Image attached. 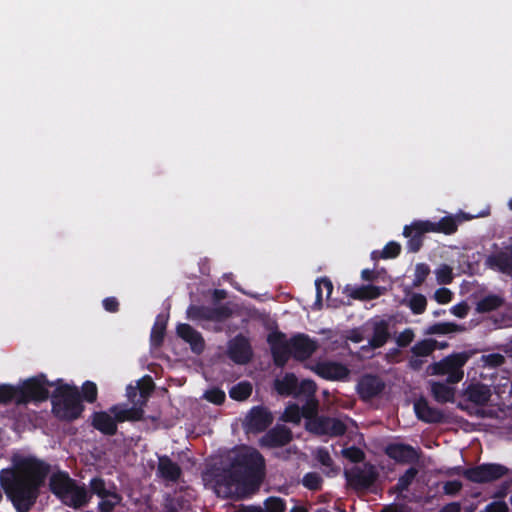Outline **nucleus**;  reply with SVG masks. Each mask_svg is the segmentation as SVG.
Returning a JSON list of instances; mask_svg holds the SVG:
<instances>
[{
  "mask_svg": "<svg viewBox=\"0 0 512 512\" xmlns=\"http://www.w3.org/2000/svg\"><path fill=\"white\" fill-rule=\"evenodd\" d=\"M473 218L459 213L455 216L443 217L438 223L429 221H416L404 228V236L409 238V247L412 251H417L421 244V235L426 232H443L451 234L456 231L457 224L464 220Z\"/></svg>",
  "mask_w": 512,
  "mask_h": 512,
  "instance_id": "39448f33",
  "label": "nucleus"
},
{
  "mask_svg": "<svg viewBox=\"0 0 512 512\" xmlns=\"http://www.w3.org/2000/svg\"><path fill=\"white\" fill-rule=\"evenodd\" d=\"M75 483L76 481L72 479L66 471H57L50 477L49 489L61 500L64 495L70 492Z\"/></svg>",
  "mask_w": 512,
  "mask_h": 512,
  "instance_id": "412c9836",
  "label": "nucleus"
},
{
  "mask_svg": "<svg viewBox=\"0 0 512 512\" xmlns=\"http://www.w3.org/2000/svg\"><path fill=\"white\" fill-rule=\"evenodd\" d=\"M266 512H285L286 502L280 497H269L265 501Z\"/></svg>",
  "mask_w": 512,
  "mask_h": 512,
  "instance_id": "37998d69",
  "label": "nucleus"
},
{
  "mask_svg": "<svg viewBox=\"0 0 512 512\" xmlns=\"http://www.w3.org/2000/svg\"><path fill=\"white\" fill-rule=\"evenodd\" d=\"M305 427L313 434L330 437L342 436L347 430L342 420L324 415L306 421Z\"/></svg>",
  "mask_w": 512,
  "mask_h": 512,
  "instance_id": "1a4fd4ad",
  "label": "nucleus"
},
{
  "mask_svg": "<svg viewBox=\"0 0 512 512\" xmlns=\"http://www.w3.org/2000/svg\"><path fill=\"white\" fill-rule=\"evenodd\" d=\"M470 355L466 352L452 354L439 362L428 367L431 375H446L447 382L455 384L463 379L464 372L462 367L468 361Z\"/></svg>",
  "mask_w": 512,
  "mask_h": 512,
  "instance_id": "6e6552de",
  "label": "nucleus"
},
{
  "mask_svg": "<svg viewBox=\"0 0 512 512\" xmlns=\"http://www.w3.org/2000/svg\"><path fill=\"white\" fill-rule=\"evenodd\" d=\"M54 386L44 374L28 378L21 385H18V405L30 402H42L48 399V387Z\"/></svg>",
  "mask_w": 512,
  "mask_h": 512,
  "instance_id": "0eeeda50",
  "label": "nucleus"
},
{
  "mask_svg": "<svg viewBox=\"0 0 512 512\" xmlns=\"http://www.w3.org/2000/svg\"><path fill=\"white\" fill-rule=\"evenodd\" d=\"M504 473V468L495 464L482 465L475 469L465 471L466 477L474 482L491 481L501 477Z\"/></svg>",
  "mask_w": 512,
  "mask_h": 512,
  "instance_id": "6ab92c4d",
  "label": "nucleus"
},
{
  "mask_svg": "<svg viewBox=\"0 0 512 512\" xmlns=\"http://www.w3.org/2000/svg\"><path fill=\"white\" fill-rule=\"evenodd\" d=\"M431 392L438 402H452L455 398V389L444 383L432 382Z\"/></svg>",
  "mask_w": 512,
  "mask_h": 512,
  "instance_id": "c85d7f7f",
  "label": "nucleus"
},
{
  "mask_svg": "<svg viewBox=\"0 0 512 512\" xmlns=\"http://www.w3.org/2000/svg\"><path fill=\"white\" fill-rule=\"evenodd\" d=\"M414 338V333L410 329H405L398 336H394L393 339L399 346L408 345Z\"/></svg>",
  "mask_w": 512,
  "mask_h": 512,
  "instance_id": "5fc2aeb1",
  "label": "nucleus"
},
{
  "mask_svg": "<svg viewBox=\"0 0 512 512\" xmlns=\"http://www.w3.org/2000/svg\"><path fill=\"white\" fill-rule=\"evenodd\" d=\"M460 489V483L457 481L448 482L445 485V490L447 493H455Z\"/></svg>",
  "mask_w": 512,
  "mask_h": 512,
  "instance_id": "338daca9",
  "label": "nucleus"
},
{
  "mask_svg": "<svg viewBox=\"0 0 512 512\" xmlns=\"http://www.w3.org/2000/svg\"><path fill=\"white\" fill-rule=\"evenodd\" d=\"M110 412L113 414V419L116 420L117 423H122L124 421H128L129 415H128V409H119L117 406H112L110 408Z\"/></svg>",
  "mask_w": 512,
  "mask_h": 512,
  "instance_id": "4d7b16f0",
  "label": "nucleus"
},
{
  "mask_svg": "<svg viewBox=\"0 0 512 512\" xmlns=\"http://www.w3.org/2000/svg\"><path fill=\"white\" fill-rule=\"evenodd\" d=\"M128 415L130 416L128 421H138L142 419L143 411L142 409L138 408H129L128 409Z\"/></svg>",
  "mask_w": 512,
  "mask_h": 512,
  "instance_id": "0e129e2a",
  "label": "nucleus"
},
{
  "mask_svg": "<svg viewBox=\"0 0 512 512\" xmlns=\"http://www.w3.org/2000/svg\"><path fill=\"white\" fill-rule=\"evenodd\" d=\"M323 479L317 472H308L302 478V484L311 491H319L322 488Z\"/></svg>",
  "mask_w": 512,
  "mask_h": 512,
  "instance_id": "c9c22d12",
  "label": "nucleus"
},
{
  "mask_svg": "<svg viewBox=\"0 0 512 512\" xmlns=\"http://www.w3.org/2000/svg\"><path fill=\"white\" fill-rule=\"evenodd\" d=\"M386 453L393 459L400 462H409L417 458L416 451L403 444H390L386 448Z\"/></svg>",
  "mask_w": 512,
  "mask_h": 512,
  "instance_id": "bb28decb",
  "label": "nucleus"
},
{
  "mask_svg": "<svg viewBox=\"0 0 512 512\" xmlns=\"http://www.w3.org/2000/svg\"><path fill=\"white\" fill-rule=\"evenodd\" d=\"M117 491V486L110 483L107 487L106 481L101 477H93L89 482V495H96L101 499L107 498V495Z\"/></svg>",
  "mask_w": 512,
  "mask_h": 512,
  "instance_id": "cd10ccee",
  "label": "nucleus"
},
{
  "mask_svg": "<svg viewBox=\"0 0 512 512\" xmlns=\"http://www.w3.org/2000/svg\"><path fill=\"white\" fill-rule=\"evenodd\" d=\"M435 300L440 304H446L452 299V292L447 288H439L434 294Z\"/></svg>",
  "mask_w": 512,
  "mask_h": 512,
  "instance_id": "6e6d98bb",
  "label": "nucleus"
},
{
  "mask_svg": "<svg viewBox=\"0 0 512 512\" xmlns=\"http://www.w3.org/2000/svg\"><path fill=\"white\" fill-rule=\"evenodd\" d=\"M156 474L161 479L176 483L182 476V469L178 463L172 461L167 455L158 456V465Z\"/></svg>",
  "mask_w": 512,
  "mask_h": 512,
  "instance_id": "a211bd4d",
  "label": "nucleus"
},
{
  "mask_svg": "<svg viewBox=\"0 0 512 512\" xmlns=\"http://www.w3.org/2000/svg\"><path fill=\"white\" fill-rule=\"evenodd\" d=\"M90 499L91 496L85 485L79 486L75 483L70 492L64 495L60 501L70 508L80 509L86 506L90 502Z\"/></svg>",
  "mask_w": 512,
  "mask_h": 512,
  "instance_id": "4be33fe9",
  "label": "nucleus"
},
{
  "mask_svg": "<svg viewBox=\"0 0 512 512\" xmlns=\"http://www.w3.org/2000/svg\"><path fill=\"white\" fill-rule=\"evenodd\" d=\"M91 425L106 436H114L117 433L116 420L105 411L93 412L91 415Z\"/></svg>",
  "mask_w": 512,
  "mask_h": 512,
  "instance_id": "5701e85b",
  "label": "nucleus"
},
{
  "mask_svg": "<svg viewBox=\"0 0 512 512\" xmlns=\"http://www.w3.org/2000/svg\"><path fill=\"white\" fill-rule=\"evenodd\" d=\"M407 305L416 313H422L426 308V298L422 294H411L406 298Z\"/></svg>",
  "mask_w": 512,
  "mask_h": 512,
  "instance_id": "e433bc0d",
  "label": "nucleus"
},
{
  "mask_svg": "<svg viewBox=\"0 0 512 512\" xmlns=\"http://www.w3.org/2000/svg\"><path fill=\"white\" fill-rule=\"evenodd\" d=\"M501 304V299L497 296H488L484 299H482L478 305L477 310L479 312H488L491 310L496 309Z\"/></svg>",
  "mask_w": 512,
  "mask_h": 512,
  "instance_id": "79ce46f5",
  "label": "nucleus"
},
{
  "mask_svg": "<svg viewBox=\"0 0 512 512\" xmlns=\"http://www.w3.org/2000/svg\"><path fill=\"white\" fill-rule=\"evenodd\" d=\"M434 274L439 284H448L453 279L452 268L446 264H442L437 267Z\"/></svg>",
  "mask_w": 512,
  "mask_h": 512,
  "instance_id": "a19ab883",
  "label": "nucleus"
},
{
  "mask_svg": "<svg viewBox=\"0 0 512 512\" xmlns=\"http://www.w3.org/2000/svg\"><path fill=\"white\" fill-rule=\"evenodd\" d=\"M457 330H458V328L456 325L451 324V323H443V324H437V325L432 326L429 329L428 333L446 334V333H451V332H454Z\"/></svg>",
  "mask_w": 512,
  "mask_h": 512,
  "instance_id": "603ef678",
  "label": "nucleus"
},
{
  "mask_svg": "<svg viewBox=\"0 0 512 512\" xmlns=\"http://www.w3.org/2000/svg\"><path fill=\"white\" fill-rule=\"evenodd\" d=\"M414 411L419 419L426 422H435L440 419V414L431 409L424 399H419L414 403Z\"/></svg>",
  "mask_w": 512,
  "mask_h": 512,
  "instance_id": "c756f323",
  "label": "nucleus"
},
{
  "mask_svg": "<svg viewBox=\"0 0 512 512\" xmlns=\"http://www.w3.org/2000/svg\"><path fill=\"white\" fill-rule=\"evenodd\" d=\"M292 439V431L288 427L276 425L261 437L260 446L264 448H279L289 444Z\"/></svg>",
  "mask_w": 512,
  "mask_h": 512,
  "instance_id": "dca6fc26",
  "label": "nucleus"
},
{
  "mask_svg": "<svg viewBox=\"0 0 512 512\" xmlns=\"http://www.w3.org/2000/svg\"><path fill=\"white\" fill-rule=\"evenodd\" d=\"M381 295V288L373 285H362L360 287L353 288L350 292V296L353 299L359 300H370L375 299Z\"/></svg>",
  "mask_w": 512,
  "mask_h": 512,
  "instance_id": "7c9ffc66",
  "label": "nucleus"
},
{
  "mask_svg": "<svg viewBox=\"0 0 512 512\" xmlns=\"http://www.w3.org/2000/svg\"><path fill=\"white\" fill-rule=\"evenodd\" d=\"M81 398L88 403H94L97 400L98 389L97 385L92 381H85L81 389Z\"/></svg>",
  "mask_w": 512,
  "mask_h": 512,
  "instance_id": "4c0bfd02",
  "label": "nucleus"
},
{
  "mask_svg": "<svg viewBox=\"0 0 512 512\" xmlns=\"http://www.w3.org/2000/svg\"><path fill=\"white\" fill-rule=\"evenodd\" d=\"M429 273H430V268L426 264H424V263L417 264L415 267L414 285L415 286L421 285Z\"/></svg>",
  "mask_w": 512,
  "mask_h": 512,
  "instance_id": "8fccbe9b",
  "label": "nucleus"
},
{
  "mask_svg": "<svg viewBox=\"0 0 512 512\" xmlns=\"http://www.w3.org/2000/svg\"><path fill=\"white\" fill-rule=\"evenodd\" d=\"M123 497L118 491L107 495V498L101 499L98 503V512H113L121 504Z\"/></svg>",
  "mask_w": 512,
  "mask_h": 512,
  "instance_id": "72a5a7b5",
  "label": "nucleus"
},
{
  "mask_svg": "<svg viewBox=\"0 0 512 512\" xmlns=\"http://www.w3.org/2000/svg\"><path fill=\"white\" fill-rule=\"evenodd\" d=\"M344 338L353 343H360L367 339L368 344L361 347L360 356L368 357L373 349L384 346V319L350 329L345 332Z\"/></svg>",
  "mask_w": 512,
  "mask_h": 512,
  "instance_id": "423d86ee",
  "label": "nucleus"
},
{
  "mask_svg": "<svg viewBox=\"0 0 512 512\" xmlns=\"http://www.w3.org/2000/svg\"><path fill=\"white\" fill-rule=\"evenodd\" d=\"M84 411L81 395L76 386L59 384L52 394V412L62 421H74Z\"/></svg>",
  "mask_w": 512,
  "mask_h": 512,
  "instance_id": "20e7f679",
  "label": "nucleus"
},
{
  "mask_svg": "<svg viewBox=\"0 0 512 512\" xmlns=\"http://www.w3.org/2000/svg\"><path fill=\"white\" fill-rule=\"evenodd\" d=\"M316 392V384L314 381L305 379L301 382L298 381L297 391L295 393V397L300 395L306 396L308 399L314 398Z\"/></svg>",
  "mask_w": 512,
  "mask_h": 512,
  "instance_id": "ea45409f",
  "label": "nucleus"
},
{
  "mask_svg": "<svg viewBox=\"0 0 512 512\" xmlns=\"http://www.w3.org/2000/svg\"><path fill=\"white\" fill-rule=\"evenodd\" d=\"M465 394L471 402L477 405H485L489 402L492 395L490 388L480 383L470 384L466 388Z\"/></svg>",
  "mask_w": 512,
  "mask_h": 512,
  "instance_id": "393cba45",
  "label": "nucleus"
},
{
  "mask_svg": "<svg viewBox=\"0 0 512 512\" xmlns=\"http://www.w3.org/2000/svg\"><path fill=\"white\" fill-rule=\"evenodd\" d=\"M440 512H459V506L457 504H449L445 506Z\"/></svg>",
  "mask_w": 512,
  "mask_h": 512,
  "instance_id": "774afa93",
  "label": "nucleus"
},
{
  "mask_svg": "<svg viewBox=\"0 0 512 512\" xmlns=\"http://www.w3.org/2000/svg\"><path fill=\"white\" fill-rule=\"evenodd\" d=\"M384 389V383L376 376L364 375L357 384V392L364 401L371 400Z\"/></svg>",
  "mask_w": 512,
  "mask_h": 512,
  "instance_id": "aec40b11",
  "label": "nucleus"
},
{
  "mask_svg": "<svg viewBox=\"0 0 512 512\" xmlns=\"http://www.w3.org/2000/svg\"><path fill=\"white\" fill-rule=\"evenodd\" d=\"M436 348V341L423 340L413 347V352L418 356H426Z\"/></svg>",
  "mask_w": 512,
  "mask_h": 512,
  "instance_id": "c03bdc74",
  "label": "nucleus"
},
{
  "mask_svg": "<svg viewBox=\"0 0 512 512\" xmlns=\"http://www.w3.org/2000/svg\"><path fill=\"white\" fill-rule=\"evenodd\" d=\"M18 387L11 384H0V405L15 403L18 405Z\"/></svg>",
  "mask_w": 512,
  "mask_h": 512,
  "instance_id": "473e14b6",
  "label": "nucleus"
},
{
  "mask_svg": "<svg viewBox=\"0 0 512 512\" xmlns=\"http://www.w3.org/2000/svg\"><path fill=\"white\" fill-rule=\"evenodd\" d=\"M453 315L459 318H463L468 313V306L466 303H459L451 308Z\"/></svg>",
  "mask_w": 512,
  "mask_h": 512,
  "instance_id": "bf43d9fd",
  "label": "nucleus"
},
{
  "mask_svg": "<svg viewBox=\"0 0 512 512\" xmlns=\"http://www.w3.org/2000/svg\"><path fill=\"white\" fill-rule=\"evenodd\" d=\"M154 382L150 376H145L138 383V388L140 391V396L144 399L149 397L154 390Z\"/></svg>",
  "mask_w": 512,
  "mask_h": 512,
  "instance_id": "de8ad7c7",
  "label": "nucleus"
},
{
  "mask_svg": "<svg viewBox=\"0 0 512 512\" xmlns=\"http://www.w3.org/2000/svg\"><path fill=\"white\" fill-rule=\"evenodd\" d=\"M361 277L364 281H373L376 278V273L372 269H364L361 272Z\"/></svg>",
  "mask_w": 512,
  "mask_h": 512,
  "instance_id": "69168bd1",
  "label": "nucleus"
},
{
  "mask_svg": "<svg viewBox=\"0 0 512 512\" xmlns=\"http://www.w3.org/2000/svg\"><path fill=\"white\" fill-rule=\"evenodd\" d=\"M318 403L314 398L307 399L305 405L301 408L302 416L306 420L313 419L317 415Z\"/></svg>",
  "mask_w": 512,
  "mask_h": 512,
  "instance_id": "49530a36",
  "label": "nucleus"
},
{
  "mask_svg": "<svg viewBox=\"0 0 512 512\" xmlns=\"http://www.w3.org/2000/svg\"><path fill=\"white\" fill-rule=\"evenodd\" d=\"M227 356L235 364H248L253 358V349L249 338L239 333L230 339L227 344Z\"/></svg>",
  "mask_w": 512,
  "mask_h": 512,
  "instance_id": "ddd939ff",
  "label": "nucleus"
},
{
  "mask_svg": "<svg viewBox=\"0 0 512 512\" xmlns=\"http://www.w3.org/2000/svg\"><path fill=\"white\" fill-rule=\"evenodd\" d=\"M274 390L281 396H295L298 387V378L294 373L288 372L280 379L274 380Z\"/></svg>",
  "mask_w": 512,
  "mask_h": 512,
  "instance_id": "b1692460",
  "label": "nucleus"
},
{
  "mask_svg": "<svg viewBox=\"0 0 512 512\" xmlns=\"http://www.w3.org/2000/svg\"><path fill=\"white\" fill-rule=\"evenodd\" d=\"M232 311L226 305L210 307L205 305H189L186 310V316L192 321H214L221 322L231 317Z\"/></svg>",
  "mask_w": 512,
  "mask_h": 512,
  "instance_id": "9d476101",
  "label": "nucleus"
},
{
  "mask_svg": "<svg viewBox=\"0 0 512 512\" xmlns=\"http://www.w3.org/2000/svg\"><path fill=\"white\" fill-rule=\"evenodd\" d=\"M267 343L270 346L273 363L278 368H283L291 356L295 360L305 361L318 349L317 341L304 333H298L287 340L285 333L273 331L268 334Z\"/></svg>",
  "mask_w": 512,
  "mask_h": 512,
  "instance_id": "f03ea898",
  "label": "nucleus"
},
{
  "mask_svg": "<svg viewBox=\"0 0 512 512\" xmlns=\"http://www.w3.org/2000/svg\"><path fill=\"white\" fill-rule=\"evenodd\" d=\"M480 362L484 366L494 367L500 365L503 362V357L499 354L483 355L480 359Z\"/></svg>",
  "mask_w": 512,
  "mask_h": 512,
  "instance_id": "864d4df0",
  "label": "nucleus"
},
{
  "mask_svg": "<svg viewBox=\"0 0 512 512\" xmlns=\"http://www.w3.org/2000/svg\"><path fill=\"white\" fill-rule=\"evenodd\" d=\"M167 323L168 316L163 314L157 315L150 334V343L152 347L159 348L162 346L166 333Z\"/></svg>",
  "mask_w": 512,
  "mask_h": 512,
  "instance_id": "a878e982",
  "label": "nucleus"
},
{
  "mask_svg": "<svg viewBox=\"0 0 512 512\" xmlns=\"http://www.w3.org/2000/svg\"><path fill=\"white\" fill-rule=\"evenodd\" d=\"M205 398L215 405H221L225 402L226 395L223 390L212 388L205 393Z\"/></svg>",
  "mask_w": 512,
  "mask_h": 512,
  "instance_id": "09e8293b",
  "label": "nucleus"
},
{
  "mask_svg": "<svg viewBox=\"0 0 512 512\" xmlns=\"http://www.w3.org/2000/svg\"><path fill=\"white\" fill-rule=\"evenodd\" d=\"M102 303L104 309L110 313H116L119 310V302L115 297H107Z\"/></svg>",
  "mask_w": 512,
  "mask_h": 512,
  "instance_id": "13d9d810",
  "label": "nucleus"
},
{
  "mask_svg": "<svg viewBox=\"0 0 512 512\" xmlns=\"http://www.w3.org/2000/svg\"><path fill=\"white\" fill-rule=\"evenodd\" d=\"M317 376L328 381H346L350 376L349 368L340 362L324 360L309 366Z\"/></svg>",
  "mask_w": 512,
  "mask_h": 512,
  "instance_id": "9b49d317",
  "label": "nucleus"
},
{
  "mask_svg": "<svg viewBox=\"0 0 512 512\" xmlns=\"http://www.w3.org/2000/svg\"><path fill=\"white\" fill-rule=\"evenodd\" d=\"M242 481V486L249 490L259 488L265 477V459L256 449L240 451L231 462Z\"/></svg>",
  "mask_w": 512,
  "mask_h": 512,
  "instance_id": "7ed1b4c3",
  "label": "nucleus"
},
{
  "mask_svg": "<svg viewBox=\"0 0 512 512\" xmlns=\"http://www.w3.org/2000/svg\"><path fill=\"white\" fill-rule=\"evenodd\" d=\"M347 483L351 488L357 491L368 490L377 479V472L372 465H364V467L355 466L349 470H345Z\"/></svg>",
  "mask_w": 512,
  "mask_h": 512,
  "instance_id": "f8f14e48",
  "label": "nucleus"
},
{
  "mask_svg": "<svg viewBox=\"0 0 512 512\" xmlns=\"http://www.w3.org/2000/svg\"><path fill=\"white\" fill-rule=\"evenodd\" d=\"M343 456L353 463H359L365 458L364 452L356 446L343 449Z\"/></svg>",
  "mask_w": 512,
  "mask_h": 512,
  "instance_id": "a18cd8bd",
  "label": "nucleus"
},
{
  "mask_svg": "<svg viewBox=\"0 0 512 512\" xmlns=\"http://www.w3.org/2000/svg\"><path fill=\"white\" fill-rule=\"evenodd\" d=\"M302 417L303 416H302L301 408L296 404H291L286 407V409L282 415V420L285 422L298 424V423H300Z\"/></svg>",
  "mask_w": 512,
  "mask_h": 512,
  "instance_id": "58836bf2",
  "label": "nucleus"
},
{
  "mask_svg": "<svg viewBox=\"0 0 512 512\" xmlns=\"http://www.w3.org/2000/svg\"><path fill=\"white\" fill-rule=\"evenodd\" d=\"M176 334L183 341L188 343L194 353L200 354L205 348V341L201 333L186 323H179L176 327Z\"/></svg>",
  "mask_w": 512,
  "mask_h": 512,
  "instance_id": "f3484780",
  "label": "nucleus"
},
{
  "mask_svg": "<svg viewBox=\"0 0 512 512\" xmlns=\"http://www.w3.org/2000/svg\"><path fill=\"white\" fill-rule=\"evenodd\" d=\"M14 470L0 471V484L16 512H29L35 505L51 466L34 456L14 461Z\"/></svg>",
  "mask_w": 512,
  "mask_h": 512,
  "instance_id": "f257e3e1",
  "label": "nucleus"
},
{
  "mask_svg": "<svg viewBox=\"0 0 512 512\" xmlns=\"http://www.w3.org/2000/svg\"><path fill=\"white\" fill-rule=\"evenodd\" d=\"M416 475V470L415 469H409L405 475L400 479L399 481V485L402 489L406 488L409 483L411 482V480L415 477Z\"/></svg>",
  "mask_w": 512,
  "mask_h": 512,
  "instance_id": "680f3d73",
  "label": "nucleus"
},
{
  "mask_svg": "<svg viewBox=\"0 0 512 512\" xmlns=\"http://www.w3.org/2000/svg\"><path fill=\"white\" fill-rule=\"evenodd\" d=\"M214 481L217 493H223L225 496L232 495L237 487L242 486V481L232 464L217 471L214 474Z\"/></svg>",
  "mask_w": 512,
  "mask_h": 512,
  "instance_id": "4468645a",
  "label": "nucleus"
},
{
  "mask_svg": "<svg viewBox=\"0 0 512 512\" xmlns=\"http://www.w3.org/2000/svg\"><path fill=\"white\" fill-rule=\"evenodd\" d=\"M400 252V245L396 242H390L386 245V258L396 257Z\"/></svg>",
  "mask_w": 512,
  "mask_h": 512,
  "instance_id": "e2e57ef3",
  "label": "nucleus"
},
{
  "mask_svg": "<svg viewBox=\"0 0 512 512\" xmlns=\"http://www.w3.org/2000/svg\"><path fill=\"white\" fill-rule=\"evenodd\" d=\"M252 394V385L248 381H242L231 387L229 396L236 401H244Z\"/></svg>",
  "mask_w": 512,
  "mask_h": 512,
  "instance_id": "2f4dec72",
  "label": "nucleus"
},
{
  "mask_svg": "<svg viewBox=\"0 0 512 512\" xmlns=\"http://www.w3.org/2000/svg\"><path fill=\"white\" fill-rule=\"evenodd\" d=\"M317 461L326 468H331L334 461L326 448H319L316 453Z\"/></svg>",
  "mask_w": 512,
  "mask_h": 512,
  "instance_id": "3c124183",
  "label": "nucleus"
},
{
  "mask_svg": "<svg viewBox=\"0 0 512 512\" xmlns=\"http://www.w3.org/2000/svg\"><path fill=\"white\" fill-rule=\"evenodd\" d=\"M273 422L272 413L264 406L253 407L245 420V427L248 432L260 433L265 431Z\"/></svg>",
  "mask_w": 512,
  "mask_h": 512,
  "instance_id": "2eb2a0df",
  "label": "nucleus"
},
{
  "mask_svg": "<svg viewBox=\"0 0 512 512\" xmlns=\"http://www.w3.org/2000/svg\"><path fill=\"white\" fill-rule=\"evenodd\" d=\"M486 509L487 512H508V507L503 501L493 502Z\"/></svg>",
  "mask_w": 512,
  "mask_h": 512,
  "instance_id": "052dcab7",
  "label": "nucleus"
},
{
  "mask_svg": "<svg viewBox=\"0 0 512 512\" xmlns=\"http://www.w3.org/2000/svg\"><path fill=\"white\" fill-rule=\"evenodd\" d=\"M316 286V304L321 305L323 301V291H326V298H330L333 292V284L327 277L317 279L315 282Z\"/></svg>",
  "mask_w": 512,
  "mask_h": 512,
  "instance_id": "f704fd0d",
  "label": "nucleus"
}]
</instances>
